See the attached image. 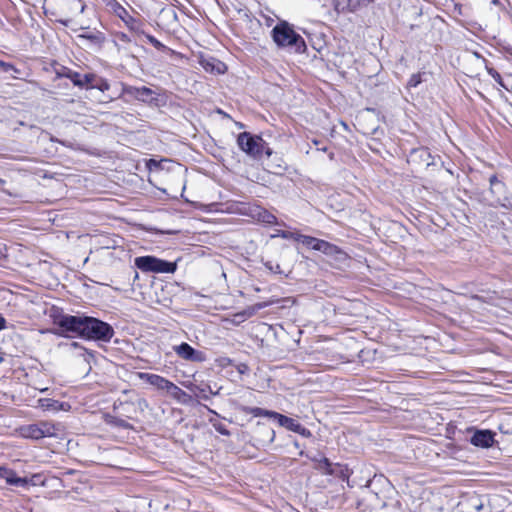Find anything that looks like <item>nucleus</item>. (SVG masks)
<instances>
[{
    "label": "nucleus",
    "instance_id": "obj_6",
    "mask_svg": "<svg viewBox=\"0 0 512 512\" xmlns=\"http://www.w3.org/2000/svg\"><path fill=\"white\" fill-rule=\"evenodd\" d=\"M263 140L260 135L241 132L237 136V145L247 156L254 160H259L261 159V149L264 148Z\"/></svg>",
    "mask_w": 512,
    "mask_h": 512
},
{
    "label": "nucleus",
    "instance_id": "obj_3",
    "mask_svg": "<svg viewBox=\"0 0 512 512\" xmlns=\"http://www.w3.org/2000/svg\"><path fill=\"white\" fill-rule=\"evenodd\" d=\"M63 432L64 427L61 423L47 420L27 424L20 428L21 436L32 440L59 438Z\"/></svg>",
    "mask_w": 512,
    "mask_h": 512
},
{
    "label": "nucleus",
    "instance_id": "obj_32",
    "mask_svg": "<svg viewBox=\"0 0 512 512\" xmlns=\"http://www.w3.org/2000/svg\"><path fill=\"white\" fill-rule=\"evenodd\" d=\"M263 146L264 148L261 149V156L265 154L267 157H271L273 154V150L265 140H263Z\"/></svg>",
    "mask_w": 512,
    "mask_h": 512
},
{
    "label": "nucleus",
    "instance_id": "obj_17",
    "mask_svg": "<svg viewBox=\"0 0 512 512\" xmlns=\"http://www.w3.org/2000/svg\"><path fill=\"white\" fill-rule=\"evenodd\" d=\"M56 75L60 78H67L69 79L74 86H77L79 88L83 89L84 85V75L73 71L72 69L61 66L59 69L56 70Z\"/></svg>",
    "mask_w": 512,
    "mask_h": 512
},
{
    "label": "nucleus",
    "instance_id": "obj_5",
    "mask_svg": "<svg viewBox=\"0 0 512 512\" xmlns=\"http://www.w3.org/2000/svg\"><path fill=\"white\" fill-rule=\"evenodd\" d=\"M135 266L144 273H174L176 262L166 261L155 256H140L134 260Z\"/></svg>",
    "mask_w": 512,
    "mask_h": 512
},
{
    "label": "nucleus",
    "instance_id": "obj_11",
    "mask_svg": "<svg viewBox=\"0 0 512 512\" xmlns=\"http://www.w3.org/2000/svg\"><path fill=\"white\" fill-rule=\"evenodd\" d=\"M83 81H84L83 89H86V90L97 89L100 92L105 93L106 91H108L110 89L109 82L106 79H104L100 76H97L94 73L84 74Z\"/></svg>",
    "mask_w": 512,
    "mask_h": 512
},
{
    "label": "nucleus",
    "instance_id": "obj_15",
    "mask_svg": "<svg viewBox=\"0 0 512 512\" xmlns=\"http://www.w3.org/2000/svg\"><path fill=\"white\" fill-rule=\"evenodd\" d=\"M494 436L490 430H477L471 437V444L476 447L489 448L494 444Z\"/></svg>",
    "mask_w": 512,
    "mask_h": 512
},
{
    "label": "nucleus",
    "instance_id": "obj_42",
    "mask_svg": "<svg viewBox=\"0 0 512 512\" xmlns=\"http://www.w3.org/2000/svg\"><path fill=\"white\" fill-rule=\"evenodd\" d=\"M491 75L493 76V78H494L497 82H499V83L501 84V76H500V74H499V73L495 72V74H492V73H491Z\"/></svg>",
    "mask_w": 512,
    "mask_h": 512
},
{
    "label": "nucleus",
    "instance_id": "obj_47",
    "mask_svg": "<svg viewBox=\"0 0 512 512\" xmlns=\"http://www.w3.org/2000/svg\"><path fill=\"white\" fill-rule=\"evenodd\" d=\"M318 149L321 150V151H324V152L327 150L326 147H322V148H318Z\"/></svg>",
    "mask_w": 512,
    "mask_h": 512
},
{
    "label": "nucleus",
    "instance_id": "obj_36",
    "mask_svg": "<svg viewBox=\"0 0 512 512\" xmlns=\"http://www.w3.org/2000/svg\"><path fill=\"white\" fill-rule=\"evenodd\" d=\"M214 427H215L216 431L219 432L222 435L227 436V435L230 434L229 431L222 424L214 425Z\"/></svg>",
    "mask_w": 512,
    "mask_h": 512
},
{
    "label": "nucleus",
    "instance_id": "obj_4",
    "mask_svg": "<svg viewBox=\"0 0 512 512\" xmlns=\"http://www.w3.org/2000/svg\"><path fill=\"white\" fill-rule=\"evenodd\" d=\"M114 335L113 327L100 319L85 316L82 338L109 342Z\"/></svg>",
    "mask_w": 512,
    "mask_h": 512
},
{
    "label": "nucleus",
    "instance_id": "obj_29",
    "mask_svg": "<svg viewBox=\"0 0 512 512\" xmlns=\"http://www.w3.org/2000/svg\"><path fill=\"white\" fill-rule=\"evenodd\" d=\"M206 70H209L210 63L207 61L203 64ZM211 71H216L218 74L224 73L226 70V65L223 62L217 61L216 65H212L210 68Z\"/></svg>",
    "mask_w": 512,
    "mask_h": 512
},
{
    "label": "nucleus",
    "instance_id": "obj_49",
    "mask_svg": "<svg viewBox=\"0 0 512 512\" xmlns=\"http://www.w3.org/2000/svg\"><path fill=\"white\" fill-rule=\"evenodd\" d=\"M333 156H334L333 153L329 154L330 159H333Z\"/></svg>",
    "mask_w": 512,
    "mask_h": 512
},
{
    "label": "nucleus",
    "instance_id": "obj_38",
    "mask_svg": "<svg viewBox=\"0 0 512 512\" xmlns=\"http://www.w3.org/2000/svg\"><path fill=\"white\" fill-rule=\"evenodd\" d=\"M415 152L419 153V156H420L421 158H423V159H424L425 157H428V158L430 157V153L428 152V150H427V149H419V150H415Z\"/></svg>",
    "mask_w": 512,
    "mask_h": 512
},
{
    "label": "nucleus",
    "instance_id": "obj_37",
    "mask_svg": "<svg viewBox=\"0 0 512 512\" xmlns=\"http://www.w3.org/2000/svg\"><path fill=\"white\" fill-rule=\"evenodd\" d=\"M265 266L272 272H275V273L280 272V266L278 264L273 266L270 262H268L265 264Z\"/></svg>",
    "mask_w": 512,
    "mask_h": 512
},
{
    "label": "nucleus",
    "instance_id": "obj_2",
    "mask_svg": "<svg viewBox=\"0 0 512 512\" xmlns=\"http://www.w3.org/2000/svg\"><path fill=\"white\" fill-rule=\"evenodd\" d=\"M52 318L53 323L57 328L49 330L51 333L65 338L75 336L82 338L85 316L58 313L56 315H52Z\"/></svg>",
    "mask_w": 512,
    "mask_h": 512
},
{
    "label": "nucleus",
    "instance_id": "obj_20",
    "mask_svg": "<svg viewBox=\"0 0 512 512\" xmlns=\"http://www.w3.org/2000/svg\"><path fill=\"white\" fill-rule=\"evenodd\" d=\"M171 397H173L175 400H177L180 403H187L191 396L188 395L184 390L179 388L177 385L173 383L172 387L170 388V391L168 393Z\"/></svg>",
    "mask_w": 512,
    "mask_h": 512
},
{
    "label": "nucleus",
    "instance_id": "obj_14",
    "mask_svg": "<svg viewBox=\"0 0 512 512\" xmlns=\"http://www.w3.org/2000/svg\"><path fill=\"white\" fill-rule=\"evenodd\" d=\"M139 377L150 385L156 387L158 390H163L167 393H169L170 388L173 385V382L157 374L140 373Z\"/></svg>",
    "mask_w": 512,
    "mask_h": 512
},
{
    "label": "nucleus",
    "instance_id": "obj_10",
    "mask_svg": "<svg viewBox=\"0 0 512 512\" xmlns=\"http://www.w3.org/2000/svg\"><path fill=\"white\" fill-rule=\"evenodd\" d=\"M173 349L175 353L184 360L193 362H201L204 360L203 353L201 351L195 350L191 345H189L186 342L174 346Z\"/></svg>",
    "mask_w": 512,
    "mask_h": 512
},
{
    "label": "nucleus",
    "instance_id": "obj_28",
    "mask_svg": "<svg viewBox=\"0 0 512 512\" xmlns=\"http://www.w3.org/2000/svg\"><path fill=\"white\" fill-rule=\"evenodd\" d=\"M315 237L307 236V235H295V241L301 242L307 248H311L312 244L315 241Z\"/></svg>",
    "mask_w": 512,
    "mask_h": 512
},
{
    "label": "nucleus",
    "instance_id": "obj_18",
    "mask_svg": "<svg viewBox=\"0 0 512 512\" xmlns=\"http://www.w3.org/2000/svg\"><path fill=\"white\" fill-rule=\"evenodd\" d=\"M320 252L327 256H334L337 260H341L346 256L338 246L327 241H324Z\"/></svg>",
    "mask_w": 512,
    "mask_h": 512
},
{
    "label": "nucleus",
    "instance_id": "obj_27",
    "mask_svg": "<svg viewBox=\"0 0 512 512\" xmlns=\"http://www.w3.org/2000/svg\"><path fill=\"white\" fill-rule=\"evenodd\" d=\"M423 76H425V72H418L415 74H412L411 77L408 80L407 86L409 88H415L423 81Z\"/></svg>",
    "mask_w": 512,
    "mask_h": 512
},
{
    "label": "nucleus",
    "instance_id": "obj_8",
    "mask_svg": "<svg viewBox=\"0 0 512 512\" xmlns=\"http://www.w3.org/2000/svg\"><path fill=\"white\" fill-rule=\"evenodd\" d=\"M33 475L31 478L19 477L16 472L8 467L0 466V478L4 479L7 484L17 487H28L36 485L35 478Z\"/></svg>",
    "mask_w": 512,
    "mask_h": 512
},
{
    "label": "nucleus",
    "instance_id": "obj_34",
    "mask_svg": "<svg viewBox=\"0 0 512 512\" xmlns=\"http://www.w3.org/2000/svg\"><path fill=\"white\" fill-rule=\"evenodd\" d=\"M295 235H299L298 233H292V232H289V231H281L279 233V236L284 238V239H294L295 240Z\"/></svg>",
    "mask_w": 512,
    "mask_h": 512
},
{
    "label": "nucleus",
    "instance_id": "obj_23",
    "mask_svg": "<svg viewBox=\"0 0 512 512\" xmlns=\"http://www.w3.org/2000/svg\"><path fill=\"white\" fill-rule=\"evenodd\" d=\"M79 37L89 40L92 43L98 44V45L102 44L105 40V37H104L103 33H101V32H94V33L89 32V33L81 34V35H79Z\"/></svg>",
    "mask_w": 512,
    "mask_h": 512
},
{
    "label": "nucleus",
    "instance_id": "obj_31",
    "mask_svg": "<svg viewBox=\"0 0 512 512\" xmlns=\"http://www.w3.org/2000/svg\"><path fill=\"white\" fill-rule=\"evenodd\" d=\"M0 70L9 73L11 71H16V68L11 64L0 60Z\"/></svg>",
    "mask_w": 512,
    "mask_h": 512
},
{
    "label": "nucleus",
    "instance_id": "obj_19",
    "mask_svg": "<svg viewBox=\"0 0 512 512\" xmlns=\"http://www.w3.org/2000/svg\"><path fill=\"white\" fill-rule=\"evenodd\" d=\"M171 397H173L175 400H177L180 403H187L191 396L188 395L184 390L179 388L177 385L173 383L172 387L170 388V391L168 393Z\"/></svg>",
    "mask_w": 512,
    "mask_h": 512
},
{
    "label": "nucleus",
    "instance_id": "obj_30",
    "mask_svg": "<svg viewBox=\"0 0 512 512\" xmlns=\"http://www.w3.org/2000/svg\"><path fill=\"white\" fill-rule=\"evenodd\" d=\"M197 390L199 391V393L201 394V397L203 399H208V394H213V395L217 394V392L212 391V389L209 385L197 387Z\"/></svg>",
    "mask_w": 512,
    "mask_h": 512
},
{
    "label": "nucleus",
    "instance_id": "obj_39",
    "mask_svg": "<svg viewBox=\"0 0 512 512\" xmlns=\"http://www.w3.org/2000/svg\"><path fill=\"white\" fill-rule=\"evenodd\" d=\"M500 205L506 209L512 210V202L508 199H505L504 202H502Z\"/></svg>",
    "mask_w": 512,
    "mask_h": 512
},
{
    "label": "nucleus",
    "instance_id": "obj_33",
    "mask_svg": "<svg viewBox=\"0 0 512 512\" xmlns=\"http://www.w3.org/2000/svg\"><path fill=\"white\" fill-rule=\"evenodd\" d=\"M324 241L325 240L316 238L310 249L316 250V251H321Z\"/></svg>",
    "mask_w": 512,
    "mask_h": 512
},
{
    "label": "nucleus",
    "instance_id": "obj_13",
    "mask_svg": "<svg viewBox=\"0 0 512 512\" xmlns=\"http://www.w3.org/2000/svg\"><path fill=\"white\" fill-rule=\"evenodd\" d=\"M122 93L139 101L146 102L151 98L153 91L145 86L136 87L131 85H123Z\"/></svg>",
    "mask_w": 512,
    "mask_h": 512
},
{
    "label": "nucleus",
    "instance_id": "obj_22",
    "mask_svg": "<svg viewBox=\"0 0 512 512\" xmlns=\"http://www.w3.org/2000/svg\"><path fill=\"white\" fill-rule=\"evenodd\" d=\"M249 413L255 417H268V418H271L274 420L276 419V416L278 414V412L265 410V409L259 408V407L250 408Z\"/></svg>",
    "mask_w": 512,
    "mask_h": 512
},
{
    "label": "nucleus",
    "instance_id": "obj_26",
    "mask_svg": "<svg viewBox=\"0 0 512 512\" xmlns=\"http://www.w3.org/2000/svg\"><path fill=\"white\" fill-rule=\"evenodd\" d=\"M257 216L260 221L267 224H273L276 222V217L264 209L259 210Z\"/></svg>",
    "mask_w": 512,
    "mask_h": 512
},
{
    "label": "nucleus",
    "instance_id": "obj_1",
    "mask_svg": "<svg viewBox=\"0 0 512 512\" xmlns=\"http://www.w3.org/2000/svg\"><path fill=\"white\" fill-rule=\"evenodd\" d=\"M272 39L279 48H290L296 53H303L306 44L303 37L298 34L287 21L278 22L271 31Z\"/></svg>",
    "mask_w": 512,
    "mask_h": 512
},
{
    "label": "nucleus",
    "instance_id": "obj_24",
    "mask_svg": "<svg viewBox=\"0 0 512 512\" xmlns=\"http://www.w3.org/2000/svg\"><path fill=\"white\" fill-rule=\"evenodd\" d=\"M106 422L115 427H121L125 429L131 428V425L127 421L110 415L106 416Z\"/></svg>",
    "mask_w": 512,
    "mask_h": 512
},
{
    "label": "nucleus",
    "instance_id": "obj_40",
    "mask_svg": "<svg viewBox=\"0 0 512 512\" xmlns=\"http://www.w3.org/2000/svg\"><path fill=\"white\" fill-rule=\"evenodd\" d=\"M6 328V320L5 318L0 314V331Z\"/></svg>",
    "mask_w": 512,
    "mask_h": 512
},
{
    "label": "nucleus",
    "instance_id": "obj_12",
    "mask_svg": "<svg viewBox=\"0 0 512 512\" xmlns=\"http://www.w3.org/2000/svg\"><path fill=\"white\" fill-rule=\"evenodd\" d=\"M315 469L320 471L324 475H336V476H345L344 467L338 463H331L328 458L321 457L318 461V464L315 465Z\"/></svg>",
    "mask_w": 512,
    "mask_h": 512
},
{
    "label": "nucleus",
    "instance_id": "obj_48",
    "mask_svg": "<svg viewBox=\"0 0 512 512\" xmlns=\"http://www.w3.org/2000/svg\"><path fill=\"white\" fill-rule=\"evenodd\" d=\"M5 183V180H3L2 178H0V184H4Z\"/></svg>",
    "mask_w": 512,
    "mask_h": 512
},
{
    "label": "nucleus",
    "instance_id": "obj_35",
    "mask_svg": "<svg viewBox=\"0 0 512 512\" xmlns=\"http://www.w3.org/2000/svg\"><path fill=\"white\" fill-rule=\"evenodd\" d=\"M117 37L118 39L121 41V42H124V43H130L132 42V39L129 35H127L126 33H123V32H120L117 34Z\"/></svg>",
    "mask_w": 512,
    "mask_h": 512
},
{
    "label": "nucleus",
    "instance_id": "obj_9",
    "mask_svg": "<svg viewBox=\"0 0 512 512\" xmlns=\"http://www.w3.org/2000/svg\"><path fill=\"white\" fill-rule=\"evenodd\" d=\"M275 420H277L278 424L281 427H284L292 432L298 433L302 437L310 438L312 436V433L309 429L304 427L302 424H300L297 420L293 418L278 413Z\"/></svg>",
    "mask_w": 512,
    "mask_h": 512
},
{
    "label": "nucleus",
    "instance_id": "obj_41",
    "mask_svg": "<svg viewBox=\"0 0 512 512\" xmlns=\"http://www.w3.org/2000/svg\"><path fill=\"white\" fill-rule=\"evenodd\" d=\"M312 462L315 463V465L318 464V461L319 459L322 457V456H309V455H306Z\"/></svg>",
    "mask_w": 512,
    "mask_h": 512
},
{
    "label": "nucleus",
    "instance_id": "obj_25",
    "mask_svg": "<svg viewBox=\"0 0 512 512\" xmlns=\"http://www.w3.org/2000/svg\"><path fill=\"white\" fill-rule=\"evenodd\" d=\"M67 346L70 349L80 350L82 352L81 355L87 362H89V359L93 357V353L85 347L81 346L78 342H71L70 344H67Z\"/></svg>",
    "mask_w": 512,
    "mask_h": 512
},
{
    "label": "nucleus",
    "instance_id": "obj_50",
    "mask_svg": "<svg viewBox=\"0 0 512 512\" xmlns=\"http://www.w3.org/2000/svg\"><path fill=\"white\" fill-rule=\"evenodd\" d=\"M313 143H314L315 145H318V143H319V142H318V141H316V140H314V141H313Z\"/></svg>",
    "mask_w": 512,
    "mask_h": 512
},
{
    "label": "nucleus",
    "instance_id": "obj_7",
    "mask_svg": "<svg viewBox=\"0 0 512 512\" xmlns=\"http://www.w3.org/2000/svg\"><path fill=\"white\" fill-rule=\"evenodd\" d=\"M106 5L124 22L132 33L136 36L144 34V24L142 21L130 15V13L117 0H107Z\"/></svg>",
    "mask_w": 512,
    "mask_h": 512
},
{
    "label": "nucleus",
    "instance_id": "obj_44",
    "mask_svg": "<svg viewBox=\"0 0 512 512\" xmlns=\"http://www.w3.org/2000/svg\"><path fill=\"white\" fill-rule=\"evenodd\" d=\"M114 99H115V97H113V96H105L104 99L102 100V102L107 103V102H111Z\"/></svg>",
    "mask_w": 512,
    "mask_h": 512
},
{
    "label": "nucleus",
    "instance_id": "obj_46",
    "mask_svg": "<svg viewBox=\"0 0 512 512\" xmlns=\"http://www.w3.org/2000/svg\"><path fill=\"white\" fill-rule=\"evenodd\" d=\"M157 165H158V164H157V162H156L155 160H153V159H151V160L149 161V164H148V166H149L150 168H151V166H157Z\"/></svg>",
    "mask_w": 512,
    "mask_h": 512
},
{
    "label": "nucleus",
    "instance_id": "obj_16",
    "mask_svg": "<svg viewBox=\"0 0 512 512\" xmlns=\"http://www.w3.org/2000/svg\"><path fill=\"white\" fill-rule=\"evenodd\" d=\"M38 407L44 411L58 412L70 410L71 405L68 402H60L51 398H41L38 400Z\"/></svg>",
    "mask_w": 512,
    "mask_h": 512
},
{
    "label": "nucleus",
    "instance_id": "obj_43",
    "mask_svg": "<svg viewBox=\"0 0 512 512\" xmlns=\"http://www.w3.org/2000/svg\"><path fill=\"white\" fill-rule=\"evenodd\" d=\"M491 75L493 76V78H494L497 82H499V83L501 84V76H500V74H499V73L495 72V74H492V73H491Z\"/></svg>",
    "mask_w": 512,
    "mask_h": 512
},
{
    "label": "nucleus",
    "instance_id": "obj_45",
    "mask_svg": "<svg viewBox=\"0 0 512 512\" xmlns=\"http://www.w3.org/2000/svg\"><path fill=\"white\" fill-rule=\"evenodd\" d=\"M473 507H474L475 510L480 511L483 508V504L482 503H478V504H475Z\"/></svg>",
    "mask_w": 512,
    "mask_h": 512
},
{
    "label": "nucleus",
    "instance_id": "obj_21",
    "mask_svg": "<svg viewBox=\"0 0 512 512\" xmlns=\"http://www.w3.org/2000/svg\"><path fill=\"white\" fill-rule=\"evenodd\" d=\"M140 36H144L147 41L153 45L154 48H156L158 51H161L163 53H169V54H174L175 51L172 50L171 48L167 47L166 45H164L163 43H161L159 40H157L154 36L150 35V34H146L144 32V34H140Z\"/></svg>",
    "mask_w": 512,
    "mask_h": 512
}]
</instances>
